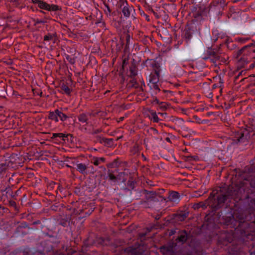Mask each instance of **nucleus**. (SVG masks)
<instances>
[{
  "label": "nucleus",
  "instance_id": "bb28decb",
  "mask_svg": "<svg viewBox=\"0 0 255 255\" xmlns=\"http://www.w3.org/2000/svg\"><path fill=\"white\" fill-rule=\"evenodd\" d=\"M151 116H152V119L154 122H156V123L158 122L159 119L155 113H152L151 114Z\"/></svg>",
  "mask_w": 255,
  "mask_h": 255
},
{
  "label": "nucleus",
  "instance_id": "f3484780",
  "mask_svg": "<svg viewBox=\"0 0 255 255\" xmlns=\"http://www.w3.org/2000/svg\"><path fill=\"white\" fill-rule=\"evenodd\" d=\"M88 120V116L85 114L82 113L79 115L78 116V120L83 123H87V121Z\"/></svg>",
  "mask_w": 255,
  "mask_h": 255
},
{
  "label": "nucleus",
  "instance_id": "7c9ffc66",
  "mask_svg": "<svg viewBox=\"0 0 255 255\" xmlns=\"http://www.w3.org/2000/svg\"><path fill=\"white\" fill-rule=\"evenodd\" d=\"M66 59L67 60L69 61V62L70 63H71V64H74L75 63V60L74 58H72L71 57H70V56L68 55L66 56Z\"/></svg>",
  "mask_w": 255,
  "mask_h": 255
},
{
  "label": "nucleus",
  "instance_id": "f257e3e1",
  "mask_svg": "<svg viewBox=\"0 0 255 255\" xmlns=\"http://www.w3.org/2000/svg\"><path fill=\"white\" fill-rule=\"evenodd\" d=\"M233 189V187H229L225 194H219L217 196H212L211 194L208 199V205L215 210L220 208L227 199L233 198L238 194V191Z\"/></svg>",
  "mask_w": 255,
  "mask_h": 255
},
{
  "label": "nucleus",
  "instance_id": "9d476101",
  "mask_svg": "<svg viewBox=\"0 0 255 255\" xmlns=\"http://www.w3.org/2000/svg\"><path fill=\"white\" fill-rule=\"evenodd\" d=\"M140 249L133 248L129 247L126 250L128 253H130L131 255H140L141 252L140 251Z\"/></svg>",
  "mask_w": 255,
  "mask_h": 255
},
{
  "label": "nucleus",
  "instance_id": "72a5a7b5",
  "mask_svg": "<svg viewBox=\"0 0 255 255\" xmlns=\"http://www.w3.org/2000/svg\"><path fill=\"white\" fill-rule=\"evenodd\" d=\"M216 3L222 5L224 4L225 1L224 0H219V1H217Z\"/></svg>",
  "mask_w": 255,
  "mask_h": 255
},
{
  "label": "nucleus",
  "instance_id": "b1692460",
  "mask_svg": "<svg viewBox=\"0 0 255 255\" xmlns=\"http://www.w3.org/2000/svg\"><path fill=\"white\" fill-rule=\"evenodd\" d=\"M247 63V61L244 57L241 58L238 61V65L241 67H244Z\"/></svg>",
  "mask_w": 255,
  "mask_h": 255
},
{
  "label": "nucleus",
  "instance_id": "f03ea898",
  "mask_svg": "<svg viewBox=\"0 0 255 255\" xmlns=\"http://www.w3.org/2000/svg\"><path fill=\"white\" fill-rule=\"evenodd\" d=\"M143 194L145 195L146 200L142 202V203L144 204V207L146 208L151 207L153 203L158 201L157 195L155 192L152 191H148L146 190H144Z\"/></svg>",
  "mask_w": 255,
  "mask_h": 255
},
{
  "label": "nucleus",
  "instance_id": "2f4dec72",
  "mask_svg": "<svg viewBox=\"0 0 255 255\" xmlns=\"http://www.w3.org/2000/svg\"><path fill=\"white\" fill-rule=\"evenodd\" d=\"M193 16L195 18L198 19L201 16V13L200 12H197L196 13H194Z\"/></svg>",
  "mask_w": 255,
  "mask_h": 255
},
{
  "label": "nucleus",
  "instance_id": "c03bdc74",
  "mask_svg": "<svg viewBox=\"0 0 255 255\" xmlns=\"http://www.w3.org/2000/svg\"><path fill=\"white\" fill-rule=\"evenodd\" d=\"M124 118V117H121V118H120V121H123Z\"/></svg>",
  "mask_w": 255,
  "mask_h": 255
},
{
  "label": "nucleus",
  "instance_id": "4be33fe9",
  "mask_svg": "<svg viewBox=\"0 0 255 255\" xmlns=\"http://www.w3.org/2000/svg\"><path fill=\"white\" fill-rule=\"evenodd\" d=\"M129 71L130 73V77H133L136 75V67L134 65H132L129 68Z\"/></svg>",
  "mask_w": 255,
  "mask_h": 255
},
{
  "label": "nucleus",
  "instance_id": "473e14b6",
  "mask_svg": "<svg viewBox=\"0 0 255 255\" xmlns=\"http://www.w3.org/2000/svg\"><path fill=\"white\" fill-rule=\"evenodd\" d=\"M126 40H127V45L129 44L130 41V36L129 35H127L126 36Z\"/></svg>",
  "mask_w": 255,
  "mask_h": 255
},
{
  "label": "nucleus",
  "instance_id": "7ed1b4c3",
  "mask_svg": "<svg viewBox=\"0 0 255 255\" xmlns=\"http://www.w3.org/2000/svg\"><path fill=\"white\" fill-rule=\"evenodd\" d=\"M207 55L205 54L203 56V59L205 60H210L211 62L216 63L217 61H221L220 56L212 49H208L207 51Z\"/></svg>",
  "mask_w": 255,
  "mask_h": 255
},
{
  "label": "nucleus",
  "instance_id": "39448f33",
  "mask_svg": "<svg viewBox=\"0 0 255 255\" xmlns=\"http://www.w3.org/2000/svg\"><path fill=\"white\" fill-rule=\"evenodd\" d=\"M248 133L245 135V132H239L235 137L234 141L236 143H245L248 141Z\"/></svg>",
  "mask_w": 255,
  "mask_h": 255
},
{
  "label": "nucleus",
  "instance_id": "0eeeda50",
  "mask_svg": "<svg viewBox=\"0 0 255 255\" xmlns=\"http://www.w3.org/2000/svg\"><path fill=\"white\" fill-rule=\"evenodd\" d=\"M88 166L87 164L82 163H76V170L82 174H87Z\"/></svg>",
  "mask_w": 255,
  "mask_h": 255
},
{
  "label": "nucleus",
  "instance_id": "c9c22d12",
  "mask_svg": "<svg viewBox=\"0 0 255 255\" xmlns=\"http://www.w3.org/2000/svg\"><path fill=\"white\" fill-rule=\"evenodd\" d=\"M164 249L166 250V252H170L172 250L170 247L164 248Z\"/></svg>",
  "mask_w": 255,
  "mask_h": 255
},
{
  "label": "nucleus",
  "instance_id": "cd10ccee",
  "mask_svg": "<svg viewBox=\"0 0 255 255\" xmlns=\"http://www.w3.org/2000/svg\"><path fill=\"white\" fill-rule=\"evenodd\" d=\"M157 83H156V84H150V88L159 91L160 89L158 87Z\"/></svg>",
  "mask_w": 255,
  "mask_h": 255
},
{
  "label": "nucleus",
  "instance_id": "6ab92c4d",
  "mask_svg": "<svg viewBox=\"0 0 255 255\" xmlns=\"http://www.w3.org/2000/svg\"><path fill=\"white\" fill-rule=\"evenodd\" d=\"M48 117L52 120H53L56 122H58V119L57 116L56 110L54 112H50Z\"/></svg>",
  "mask_w": 255,
  "mask_h": 255
},
{
  "label": "nucleus",
  "instance_id": "37998d69",
  "mask_svg": "<svg viewBox=\"0 0 255 255\" xmlns=\"http://www.w3.org/2000/svg\"><path fill=\"white\" fill-rule=\"evenodd\" d=\"M146 18L148 21L149 20V19L148 18V16L147 15H146Z\"/></svg>",
  "mask_w": 255,
  "mask_h": 255
},
{
  "label": "nucleus",
  "instance_id": "09e8293b",
  "mask_svg": "<svg viewBox=\"0 0 255 255\" xmlns=\"http://www.w3.org/2000/svg\"><path fill=\"white\" fill-rule=\"evenodd\" d=\"M235 1H238V0H236Z\"/></svg>",
  "mask_w": 255,
  "mask_h": 255
},
{
  "label": "nucleus",
  "instance_id": "a878e982",
  "mask_svg": "<svg viewBox=\"0 0 255 255\" xmlns=\"http://www.w3.org/2000/svg\"><path fill=\"white\" fill-rule=\"evenodd\" d=\"M104 139V137L98 135L96 137V141L103 144Z\"/></svg>",
  "mask_w": 255,
  "mask_h": 255
},
{
  "label": "nucleus",
  "instance_id": "6e6552de",
  "mask_svg": "<svg viewBox=\"0 0 255 255\" xmlns=\"http://www.w3.org/2000/svg\"><path fill=\"white\" fill-rule=\"evenodd\" d=\"M179 197L180 195L178 192L172 191L168 196V199L170 201L176 202L179 200Z\"/></svg>",
  "mask_w": 255,
  "mask_h": 255
},
{
  "label": "nucleus",
  "instance_id": "412c9836",
  "mask_svg": "<svg viewBox=\"0 0 255 255\" xmlns=\"http://www.w3.org/2000/svg\"><path fill=\"white\" fill-rule=\"evenodd\" d=\"M33 255H45V254L40 246L38 247L37 249L33 252Z\"/></svg>",
  "mask_w": 255,
  "mask_h": 255
},
{
  "label": "nucleus",
  "instance_id": "5701e85b",
  "mask_svg": "<svg viewBox=\"0 0 255 255\" xmlns=\"http://www.w3.org/2000/svg\"><path fill=\"white\" fill-rule=\"evenodd\" d=\"M61 89L62 91H64V92L67 94H70V89L69 88L64 84H62L61 86Z\"/></svg>",
  "mask_w": 255,
  "mask_h": 255
},
{
  "label": "nucleus",
  "instance_id": "f8f14e48",
  "mask_svg": "<svg viewBox=\"0 0 255 255\" xmlns=\"http://www.w3.org/2000/svg\"><path fill=\"white\" fill-rule=\"evenodd\" d=\"M151 65L154 71V73L155 74H159L160 71L159 64L156 61H153Z\"/></svg>",
  "mask_w": 255,
  "mask_h": 255
},
{
  "label": "nucleus",
  "instance_id": "a18cd8bd",
  "mask_svg": "<svg viewBox=\"0 0 255 255\" xmlns=\"http://www.w3.org/2000/svg\"><path fill=\"white\" fill-rule=\"evenodd\" d=\"M161 108H163V109H165V106H161Z\"/></svg>",
  "mask_w": 255,
  "mask_h": 255
},
{
  "label": "nucleus",
  "instance_id": "58836bf2",
  "mask_svg": "<svg viewBox=\"0 0 255 255\" xmlns=\"http://www.w3.org/2000/svg\"><path fill=\"white\" fill-rule=\"evenodd\" d=\"M100 131H101V130H99V129H97V130H95V131L93 132V133H94V134L98 133L100 132Z\"/></svg>",
  "mask_w": 255,
  "mask_h": 255
},
{
  "label": "nucleus",
  "instance_id": "aec40b11",
  "mask_svg": "<svg viewBox=\"0 0 255 255\" xmlns=\"http://www.w3.org/2000/svg\"><path fill=\"white\" fill-rule=\"evenodd\" d=\"M56 35L55 33L48 34L45 35L44 37V40H53L54 41L56 39Z\"/></svg>",
  "mask_w": 255,
  "mask_h": 255
},
{
  "label": "nucleus",
  "instance_id": "c756f323",
  "mask_svg": "<svg viewBox=\"0 0 255 255\" xmlns=\"http://www.w3.org/2000/svg\"><path fill=\"white\" fill-rule=\"evenodd\" d=\"M65 135L62 133H53L52 138H55L56 137H64Z\"/></svg>",
  "mask_w": 255,
  "mask_h": 255
},
{
  "label": "nucleus",
  "instance_id": "de8ad7c7",
  "mask_svg": "<svg viewBox=\"0 0 255 255\" xmlns=\"http://www.w3.org/2000/svg\"><path fill=\"white\" fill-rule=\"evenodd\" d=\"M41 22H42V21H38V22H37V23H41Z\"/></svg>",
  "mask_w": 255,
  "mask_h": 255
},
{
  "label": "nucleus",
  "instance_id": "a211bd4d",
  "mask_svg": "<svg viewBox=\"0 0 255 255\" xmlns=\"http://www.w3.org/2000/svg\"><path fill=\"white\" fill-rule=\"evenodd\" d=\"M56 113L57 118L59 117L60 120H61L62 121H65L68 118L65 114H63L61 111L58 110H56Z\"/></svg>",
  "mask_w": 255,
  "mask_h": 255
},
{
  "label": "nucleus",
  "instance_id": "2eb2a0df",
  "mask_svg": "<svg viewBox=\"0 0 255 255\" xmlns=\"http://www.w3.org/2000/svg\"><path fill=\"white\" fill-rule=\"evenodd\" d=\"M188 216V212H182L177 215V219L180 221H184Z\"/></svg>",
  "mask_w": 255,
  "mask_h": 255
},
{
  "label": "nucleus",
  "instance_id": "20e7f679",
  "mask_svg": "<svg viewBox=\"0 0 255 255\" xmlns=\"http://www.w3.org/2000/svg\"><path fill=\"white\" fill-rule=\"evenodd\" d=\"M33 3H37L38 6L42 9L50 11H56L59 9V6L57 5H49L48 3L39 0H33Z\"/></svg>",
  "mask_w": 255,
  "mask_h": 255
},
{
  "label": "nucleus",
  "instance_id": "49530a36",
  "mask_svg": "<svg viewBox=\"0 0 255 255\" xmlns=\"http://www.w3.org/2000/svg\"><path fill=\"white\" fill-rule=\"evenodd\" d=\"M215 2L219 1V0H215Z\"/></svg>",
  "mask_w": 255,
  "mask_h": 255
},
{
  "label": "nucleus",
  "instance_id": "393cba45",
  "mask_svg": "<svg viewBox=\"0 0 255 255\" xmlns=\"http://www.w3.org/2000/svg\"><path fill=\"white\" fill-rule=\"evenodd\" d=\"M108 175L111 180L115 181L116 180V177L113 174L112 171L109 170Z\"/></svg>",
  "mask_w": 255,
  "mask_h": 255
},
{
  "label": "nucleus",
  "instance_id": "4c0bfd02",
  "mask_svg": "<svg viewBox=\"0 0 255 255\" xmlns=\"http://www.w3.org/2000/svg\"><path fill=\"white\" fill-rule=\"evenodd\" d=\"M161 216L160 215H157L155 217V220H158L160 218Z\"/></svg>",
  "mask_w": 255,
  "mask_h": 255
},
{
  "label": "nucleus",
  "instance_id": "ddd939ff",
  "mask_svg": "<svg viewBox=\"0 0 255 255\" xmlns=\"http://www.w3.org/2000/svg\"><path fill=\"white\" fill-rule=\"evenodd\" d=\"M185 161L192 163L193 161H197L199 160V158L198 156H187L185 157Z\"/></svg>",
  "mask_w": 255,
  "mask_h": 255
},
{
  "label": "nucleus",
  "instance_id": "ea45409f",
  "mask_svg": "<svg viewBox=\"0 0 255 255\" xmlns=\"http://www.w3.org/2000/svg\"><path fill=\"white\" fill-rule=\"evenodd\" d=\"M133 150H134V153H135V152H137V150H137V148H136V147H135V146L134 147V149H133Z\"/></svg>",
  "mask_w": 255,
  "mask_h": 255
},
{
  "label": "nucleus",
  "instance_id": "79ce46f5",
  "mask_svg": "<svg viewBox=\"0 0 255 255\" xmlns=\"http://www.w3.org/2000/svg\"><path fill=\"white\" fill-rule=\"evenodd\" d=\"M166 140L167 141H169H169H170V139H169V137H167V138H166Z\"/></svg>",
  "mask_w": 255,
  "mask_h": 255
},
{
  "label": "nucleus",
  "instance_id": "f704fd0d",
  "mask_svg": "<svg viewBox=\"0 0 255 255\" xmlns=\"http://www.w3.org/2000/svg\"><path fill=\"white\" fill-rule=\"evenodd\" d=\"M127 61L126 59H124L123 61L122 69H124L125 65L127 64Z\"/></svg>",
  "mask_w": 255,
  "mask_h": 255
},
{
  "label": "nucleus",
  "instance_id": "1a4fd4ad",
  "mask_svg": "<svg viewBox=\"0 0 255 255\" xmlns=\"http://www.w3.org/2000/svg\"><path fill=\"white\" fill-rule=\"evenodd\" d=\"M159 80V74H155L154 73V74H151L150 75V78H149L150 84H156V83H158Z\"/></svg>",
  "mask_w": 255,
  "mask_h": 255
},
{
  "label": "nucleus",
  "instance_id": "423d86ee",
  "mask_svg": "<svg viewBox=\"0 0 255 255\" xmlns=\"http://www.w3.org/2000/svg\"><path fill=\"white\" fill-rule=\"evenodd\" d=\"M40 246L42 249L45 254L50 253L52 250L53 248L52 243L49 241L42 242Z\"/></svg>",
  "mask_w": 255,
  "mask_h": 255
},
{
  "label": "nucleus",
  "instance_id": "8fccbe9b",
  "mask_svg": "<svg viewBox=\"0 0 255 255\" xmlns=\"http://www.w3.org/2000/svg\"><path fill=\"white\" fill-rule=\"evenodd\" d=\"M254 135H255V133H254Z\"/></svg>",
  "mask_w": 255,
  "mask_h": 255
},
{
  "label": "nucleus",
  "instance_id": "9b49d317",
  "mask_svg": "<svg viewBox=\"0 0 255 255\" xmlns=\"http://www.w3.org/2000/svg\"><path fill=\"white\" fill-rule=\"evenodd\" d=\"M179 242L184 243L187 239V233L185 231H182L180 233L177 239Z\"/></svg>",
  "mask_w": 255,
  "mask_h": 255
},
{
  "label": "nucleus",
  "instance_id": "4468645a",
  "mask_svg": "<svg viewBox=\"0 0 255 255\" xmlns=\"http://www.w3.org/2000/svg\"><path fill=\"white\" fill-rule=\"evenodd\" d=\"M103 144L107 147L113 146L114 145L113 139L105 138Z\"/></svg>",
  "mask_w": 255,
  "mask_h": 255
},
{
  "label": "nucleus",
  "instance_id": "dca6fc26",
  "mask_svg": "<svg viewBox=\"0 0 255 255\" xmlns=\"http://www.w3.org/2000/svg\"><path fill=\"white\" fill-rule=\"evenodd\" d=\"M131 7H129L128 6H124L122 10L124 16L126 17H128L130 15V10H131Z\"/></svg>",
  "mask_w": 255,
  "mask_h": 255
},
{
  "label": "nucleus",
  "instance_id": "e433bc0d",
  "mask_svg": "<svg viewBox=\"0 0 255 255\" xmlns=\"http://www.w3.org/2000/svg\"><path fill=\"white\" fill-rule=\"evenodd\" d=\"M99 159L100 160V161H102V162H104L105 160V159L104 158V157H100V158H99Z\"/></svg>",
  "mask_w": 255,
  "mask_h": 255
},
{
  "label": "nucleus",
  "instance_id": "a19ab883",
  "mask_svg": "<svg viewBox=\"0 0 255 255\" xmlns=\"http://www.w3.org/2000/svg\"><path fill=\"white\" fill-rule=\"evenodd\" d=\"M131 83H133V85L134 84V83H136V81H135L134 79H132L131 81Z\"/></svg>",
  "mask_w": 255,
  "mask_h": 255
},
{
  "label": "nucleus",
  "instance_id": "c85d7f7f",
  "mask_svg": "<svg viewBox=\"0 0 255 255\" xmlns=\"http://www.w3.org/2000/svg\"><path fill=\"white\" fill-rule=\"evenodd\" d=\"M92 162L93 163V164L95 165H96V166H98L100 163L99 158H98V157H94L93 158Z\"/></svg>",
  "mask_w": 255,
  "mask_h": 255
}]
</instances>
